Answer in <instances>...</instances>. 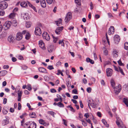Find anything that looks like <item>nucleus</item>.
Returning a JSON list of instances; mask_svg holds the SVG:
<instances>
[{"instance_id": "obj_34", "label": "nucleus", "mask_w": 128, "mask_h": 128, "mask_svg": "<svg viewBox=\"0 0 128 128\" xmlns=\"http://www.w3.org/2000/svg\"><path fill=\"white\" fill-rule=\"evenodd\" d=\"M59 44H61L62 46L63 47L64 46V43L63 42V40H60L59 42Z\"/></svg>"}, {"instance_id": "obj_6", "label": "nucleus", "mask_w": 128, "mask_h": 128, "mask_svg": "<svg viewBox=\"0 0 128 128\" xmlns=\"http://www.w3.org/2000/svg\"><path fill=\"white\" fill-rule=\"evenodd\" d=\"M72 14L70 12L68 13L65 19L64 20L66 23H68L72 18Z\"/></svg>"}, {"instance_id": "obj_27", "label": "nucleus", "mask_w": 128, "mask_h": 128, "mask_svg": "<svg viewBox=\"0 0 128 128\" xmlns=\"http://www.w3.org/2000/svg\"><path fill=\"white\" fill-rule=\"evenodd\" d=\"M29 116L30 117L32 118H35L36 116L35 113L34 112H32L30 113Z\"/></svg>"}, {"instance_id": "obj_31", "label": "nucleus", "mask_w": 128, "mask_h": 128, "mask_svg": "<svg viewBox=\"0 0 128 128\" xmlns=\"http://www.w3.org/2000/svg\"><path fill=\"white\" fill-rule=\"evenodd\" d=\"M22 16L24 18V19L27 20V17H28V14H27L25 13H23L22 14Z\"/></svg>"}, {"instance_id": "obj_21", "label": "nucleus", "mask_w": 128, "mask_h": 128, "mask_svg": "<svg viewBox=\"0 0 128 128\" xmlns=\"http://www.w3.org/2000/svg\"><path fill=\"white\" fill-rule=\"evenodd\" d=\"M54 46L52 45H50L48 47V50L49 52H51L54 50Z\"/></svg>"}, {"instance_id": "obj_20", "label": "nucleus", "mask_w": 128, "mask_h": 128, "mask_svg": "<svg viewBox=\"0 0 128 128\" xmlns=\"http://www.w3.org/2000/svg\"><path fill=\"white\" fill-rule=\"evenodd\" d=\"M38 70L40 72L44 73L47 72V71L46 69L43 68H38Z\"/></svg>"}, {"instance_id": "obj_51", "label": "nucleus", "mask_w": 128, "mask_h": 128, "mask_svg": "<svg viewBox=\"0 0 128 128\" xmlns=\"http://www.w3.org/2000/svg\"><path fill=\"white\" fill-rule=\"evenodd\" d=\"M91 88L90 87H88L87 88L86 91L88 92H90L91 91Z\"/></svg>"}, {"instance_id": "obj_54", "label": "nucleus", "mask_w": 128, "mask_h": 128, "mask_svg": "<svg viewBox=\"0 0 128 128\" xmlns=\"http://www.w3.org/2000/svg\"><path fill=\"white\" fill-rule=\"evenodd\" d=\"M82 81L83 82L84 84H86L87 82V80L85 78H84L82 79Z\"/></svg>"}, {"instance_id": "obj_35", "label": "nucleus", "mask_w": 128, "mask_h": 128, "mask_svg": "<svg viewBox=\"0 0 128 128\" xmlns=\"http://www.w3.org/2000/svg\"><path fill=\"white\" fill-rule=\"evenodd\" d=\"M110 83L112 87L114 88L115 86V83L114 81L113 80H111Z\"/></svg>"}, {"instance_id": "obj_63", "label": "nucleus", "mask_w": 128, "mask_h": 128, "mask_svg": "<svg viewBox=\"0 0 128 128\" xmlns=\"http://www.w3.org/2000/svg\"><path fill=\"white\" fill-rule=\"evenodd\" d=\"M62 121H63V122H64V124L65 126H67V124H66V120L64 119H62Z\"/></svg>"}, {"instance_id": "obj_50", "label": "nucleus", "mask_w": 128, "mask_h": 128, "mask_svg": "<svg viewBox=\"0 0 128 128\" xmlns=\"http://www.w3.org/2000/svg\"><path fill=\"white\" fill-rule=\"evenodd\" d=\"M75 2L78 5H79L80 4V0H75Z\"/></svg>"}, {"instance_id": "obj_43", "label": "nucleus", "mask_w": 128, "mask_h": 128, "mask_svg": "<svg viewBox=\"0 0 128 128\" xmlns=\"http://www.w3.org/2000/svg\"><path fill=\"white\" fill-rule=\"evenodd\" d=\"M58 72L57 73V74L58 75H59L60 74H61V75L63 76L64 75L63 73L61 72L60 70H58Z\"/></svg>"}, {"instance_id": "obj_19", "label": "nucleus", "mask_w": 128, "mask_h": 128, "mask_svg": "<svg viewBox=\"0 0 128 128\" xmlns=\"http://www.w3.org/2000/svg\"><path fill=\"white\" fill-rule=\"evenodd\" d=\"M7 72L6 70H3L0 71V77L4 76L7 73Z\"/></svg>"}, {"instance_id": "obj_2", "label": "nucleus", "mask_w": 128, "mask_h": 128, "mask_svg": "<svg viewBox=\"0 0 128 128\" xmlns=\"http://www.w3.org/2000/svg\"><path fill=\"white\" fill-rule=\"evenodd\" d=\"M38 26H37L36 28L34 33L36 35L40 36L42 34V31L40 28L41 27L42 24L40 23Z\"/></svg>"}, {"instance_id": "obj_28", "label": "nucleus", "mask_w": 128, "mask_h": 128, "mask_svg": "<svg viewBox=\"0 0 128 128\" xmlns=\"http://www.w3.org/2000/svg\"><path fill=\"white\" fill-rule=\"evenodd\" d=\"M102 122L103 124L105 125L106 127H108L109 126L108 124H107V122L106 120L104 119H102Z\"/></svg>"}, {"instance_id": "obj_61", "label": "nucleus", "mask_w": 128, "mask_h": 128, "mask_svg": "<svg viewBox=\"0 0 128 128\" xmlns=\"http://www.w3.org/2000/svg\"><path fill=\"white\" fill-rule=\"evenodd\" d=\"M84 116H85L86 118H88L89 116L88 113L85 114H84Z\"/></svg>"}, {"instance_id": "obj_39", "label": "nucleus", "mask_w": 128, "mask_h": 128, "mask_svg": "<svg viewBox=\"0 0 128 128\" xmlns=\"http://www.w3.org/2000/svg\"><path fill=\"white\" fill-rule=\"evenodd\" d=\"M124 48L125 49L128 50V42H126L124 44Z\"/></svg>"}, {"instance_id": "obj_17", "label": "nucleus", "mask_w": 128, "mask_h": 128, "mask_svg": "<svg viewBox=\"0 0 128 128\" xmlns=\"http://www.w3.org/2000/svg\"><path fill=\"white\" fill-rule=\"evenodd\" d=\"M28 2H29L27 1L26 2L23 1L21 2L20 4L21 6L24 8L27 7L28 4Z\"/></svg>"}, {"instance_id": "obj_45", "label": "nucleus", "mask_w": 128, "mask_h": 128, "mask_svg": "<svg viewBox=\"0 0 128 128\" xmlns=\"http://www.w3.org/2000/svg\"><path fill=\"white\" fill-rule=\"evenodd\" d=\"M22 93V91H19L18 90V96H20V97H21Z\"/></svg>"}, {"instance_id": "obj_42", "label": "nucleus", "mask_w": 128, "mask_h": 128, "mask_svg": "<svg viewBox=\"0 0 128 128\" xmlns=\"http://www.w3.org/2000/svg\"><path fill=\"white\" fill-rule=\"evenodd\" d=\"M80 120L82 122V124L84 126H87V124L86 122L83 120Z\"/></svg>"}, {"instance_id": "obj_5", "label": "nucleus", "mask_w": 128, "mask_h": 128, "mask_svg": "<svg viewBox=\"0 0 128 128\" xmlns=\"http://www.w3.org/2000/svg\"><path fill=\"white\" fill-rule=\"evenodd\" d=\"M10 22L8 21H6L4 24L3 27L5 30H6L10 28L11 24Z\"/></svg>"}, {"instance_id": "obj_13", "label": "nucleus", "mask_w": 128, "mask_h": 128, "mask_svg": "<svg viewBox=\"0 0 128 128\" xmlns=\"http://www.w3.org/2000/svg\"><path fill=\"white\" fill-rule=\"evenodd\" d=\"M112 70L110 68H108L106 70L107 76H111L112 74Z\"/></svg>"}, {"instance_id": "obj_33", "label": "nucleus", "mask_w": 128, "mask_h": 128, "mask_svg": "<svg viewBox=\"0 0 128 128\" xmlns=\"http://www.w3.org/2000/svg\"><path fill=\"white\" fill-rule=\"evenodd\" d=\"M30 38V34L28 32H27L25 38L27 40L29 39Z\"/></svg>"}, {"instance_id": "obj_37", "label": "nucleus", "mask_w": 128, "mask_h": 128, "mask_svg": "<svg viewBox=\"0 0 128 128\" xmlns=\"http://www.w3.org/2000/svg\"><path fill=\"white\" fill-rule=\"evenodd\" d=\"M16 14L14 12L11 13L9 15V17L10 18H14Z\"/></svg>"}, {"instance_id": "obj_64", "label": "nucleus", "mask_w": 128, "mask_h": 128, "mask_svg": "<svg viewBox=\"0 0 128 128\" xmlns=\"http://www.w3.org/2000/svg\"><path fill=\"white\" fill-rule=\"evenodd\" d=\"M2 112L3 114H6L8 113V111L5 109L3 110Z\"/></svg>"}, {"instance_id": "obj_18", "label": "nucleus", "mask_w": 128, "mask_h": 128, "mask_svg": "<svg viewBox=\"0 0 128 128\" xmlns=\"http://www.w3.org/2000/svg\"><path fill=\"white\" fill-rule=\"evenodd\" d=\"M118 52L115 50H114L112 52V54L114 58H116L118 56Z\"/></svg>"}, {"instance_id": "obj_56", "label": "nucleus", "mask_w": 128, "mask_h": 128, "mask_svg": "<svg viewBox=\"0 0 128 128\" xmlns=\"http://www.w3.org/2000/svg\"><path fill=\"white\" fill-rule=\"evenodd\" d=\"M18 59L20 60H23V58L22 56L21 55H19L18 56Z\"/></svg>"}, {"instance_id": "obj_32", "label": "nucleus", "mask_w": 128, "mask_h": 128, "mask_svg": "<svg viewBox=\"0 0 128 128\" xmlns=\"http://www.w3.org/2000/svg\"><path fill=\"white\" fill-rule=\"evenodd\" d=\"M39 123L42 124H43L44 125H46V123L42 119H40L39 120Z\"/></svg>"}, {"instance_id": "obj_62", "label": "nucleus", "mask_w": 128, "mask_h": 128, "mask_svg": "<svg viewBox=\"0 0 128 128\" xmlns=\"http://www.w3.org/2000/svg\"><path fill=\"white\" fill-rule=\"evenodd\" d=\"M7 99L6 98H4L3 100V103L4 104H6L7 102Z\"/></svg>"}, {"instance_id": "obj_46", "label": "nucleus", "mask_w": 128, "mask_h": 128, "mask_svg": "<svg viewBox=\"0 0 128 128\" xmlns=\"http://www.w3.org/2000/svg\"><path fill=\"white\" fill-rule=\"evenodd\" d=\"M118 62L119 65L120 66H124V64L122 63L121 60H120L118 61Z\"/></svg>"}, {"instance_id": "obj_23", "label": "nucleus", "mask_w": 128, "mask_h": 128, "mask_svg": "<svg viewBox=\"0 0 128 128\" xmlns=\"http://www.w3.org/2000/svg\"><path fill=\"white\" fill-rule=\"evenodd\" d=\"M9 123V121L7 119L3 120L2 122V126H4L7 124Z\"/></svg>"}, {"instance_id": "obj_22", "label": "nucleus", "mask_w": 128, "mask_h": 128, "mask_svg": "<svg viewBox=\"0 0 128 128\" xmlns=\"http://www.w3.org/2000/svg\"><path fill=\"white\" fill-rule=\"evenodd\" d=\"M7 34V33L5 32H2V34H0V38H2L6 36Z\"/></svg>"}, {"instance_id": "obj_49", "label": "nucleus", "mask_w": 128, "mask_h": 128, "mask_svg": "<svg viewBox=\"0 0 128 128\" xmlns=\"http://www.w3.org/2000/svg\"><path fill=\"white\" fill-rule=\"evenodd\" d=\"M48 68L51 70L54 69V68L52 66H48L47 68Z\"/></svg>"}, {"instance_id": "obj_11", "label": "nucleus", "mask_w": 128, "mask_h": 128, "mask_svg": "<svg viewBox=\"0 0 128 128\" xmlns=\"http://www.w3.org/2000/svg\"><path fill=\"white\" fill-rule=\"evenodd\" d=\"M114 32V28L113 26H110L108 31V34L109 35L113 34Z\"/></svg>"}, {"instance_id": "obj_8", "label": "nucleus", "mask_w": 128, "mask_h": 128, "mask_svg": "<svg viewBox=\"0 0 128 128\" xmlns=\"http://www.w3.org/2000/svg\"><path fill=\"white\" fill-rule=\"evenodd\" d=\"M42 37L44 39L47 41H49L50 39L49 35L46 32H44L43 33Z\"/></svg>"}, {"instance_id": "obj_47", "label": "nucleus", "mask_w": 128, "mask_h": 128, "mask_svg": "<svg viewBox=\"0 0 128 128\" xmlns=\"http://www.w3.org/2000/svg\"><path fill=\"white\" fill-rule=\"evenodd\" d=\"M66 84L68 88L70 87L71 85L70 83V82L69 81H68L66 82Z\"/></svg>"}, {"instance_id": "obj_4", "label": "nucleus", "mask_w": 128, "mask_h": 128, "mask_svg": "<svg viewBox=\"0 0 128 128\" xmlns=\"http://www.w3.org/2000/svg\"><path fill=\"white\" fill-rule=\"evenodd\" d=\"M8 6L7 3L4 1H2L0 2V8L2 10L6 9Z\"/></svg>"}, {"instance_id": "obj_9", "label": "nucleus", "mask_w": 128, "mask_h": 128, "mask_svg": "<svg viewBox=\"0 0 128 128\" xmlns=\"http://www.w3.org/2000/svg\"><path fill=\"white\" fill-rule=\"evenodd\" d=\"M63 28L64 27L63 26L58 27L55 30L56 33L57 34H60Z\"/></svg>"}, {"instance_id": "obj_36", "label": "nucleus", "mask_w": 128, "mask_h": 128, "mask_svg": "<svg viewBox=\"0 0 128 128\" xmlns=\"http://www.w3.org/2000/svg\"><path fill=\"white\" fill-rule=\"evenodd\" d=\"M70 108V110L72 112H74L75 111V110L74 109L73 107L70 106H67V108Z\"/></svg>"}, {"instance_id": "obj_10", "label": "nucleus", "mask_w": 128, "mask_h": 128, "mask_svg": "<svg viewBox=\"0 0 128 128\" xmlns=\"http://www.w3.org/2000/svg\"><path fill=\"white\" fill-rule=\"evenodd\" d=\"M114 41L115 43L118 44L120 40V38L117 35H115L114 37Z\"/></svg>"}, {"instance_id": "obj_59", "label": "nucleus", "mask_w": 128, "mask_h": 128, "mask_svg": "<svg viewBox=\"0 0 128 128\" xmlns=\"http://www.w3.org/2000/svg\"><path fill=\"white\" fill-rule=\"evenodd\" d=\"M12 62H15L16 61V59L14 57H12Z\"/></svg>"}, {"instance_id": "obj_26", "label": "nucleus", "mask_w": 128, "mask_h": 128, "mask_svg": "<svg viewBox=\"0 0 128 128\" xmlns=\"http://www.w3.org/2000/svg\"><path fill=\"white\" fill-rule=\"evenodd\" d=\"M41 6L43 8H45L46 6V4L45 1H40Z\"/></svg>"}, {"instance_id": "obj_1", "label": "nucleus", "mask_w": 128, "mask_h": 128, "mask_svg": "<svg viewBox=\"0 0 128 128\" xmlns=\"http://www.w3.org/2000/svg\"><path fill=\"white\" fill-rule=\"evenodd\" d=\"M36 124L34 122H28L24 124V128H36Z\"/></svg>"}, {"instance_id": "obj_44", "label": "nucleus", "mask_w": 128, "mask_h": 128, "mask_svg": "<svg viewBox=\"0 0 128 128\" xmlns=\"http://www.w3.org/2000/svg\"><path fill=\"white\" fill-rule=\"evenodd\" d=\"M26 88L29 90H30L32 89V88L30 85V84H28Z\"/></svg>"}, {"instance_id": "obj_57", "label": "nucleus", "mask_w": 128, "mask_h": 128, "mask_svg": "<svg viewBox=\"0 0 128 128\" xmlns=\"http://www.w3.org/2000/svg\"><path fill=\"white\" fill-rule=\"evenodd\" d=\"M72 92L75 94H77L78 92L77 90L76 89H74L72 91Z\"/></svg>"}, {"instance_id": "obj_53", "label": "nucleus", "mask_w": 128, "mask_h": 128, "mask_svg": "<svg viewBox=\"0 0 128 128\" xmlns=\"http://www.w3.org/2000/svg\"><path fill=\"white\" fill-rule=\"evenodd\" d=\"M4 12L3 10H0V16H3L4 15Z\"/></svg>"}, {"instance_id": "obj_12", "label": "nucleus", "mask_w": 128, "mask_h": 128, "mask_svg": "<svg viewBox=\"0 0 128 128\" xmlns=\"http://www.w3.org/2000/svg\"><path fill=\"white\" fill-rule=\"evenodd\" d=\"M22 38V33L20 32H18L16 35V39L18 40H21Z\"/></svg>"}, {"instance_id": "obj_41", "label": "nucleus", "mask_w": 128, "mask_h": 128, "mask_svg": "<svg viewBox=\"0 0 128 128\" xmlns=\"http://www.w3.org/2000/svg\"><path fill=\"white\" fill-rule=\"evenodd\" d=\"M110 64V62L109 61H106L104 62V66H105L106 65Z\"/></svg>"}, {"instance_id": "obj_14", "label": "nucleus", "mask_w": 128, "mask_h": 128, "mask_svg": "<svg viewBox=\"0 0 128 128\" xmlns=\"http://www.w3.org/2000/svg\"><path fill=\"white\" fill-rule=\"evenodd\" d=\"M39 44L40 46L43 50H45V47L44 46V44L42 40H40L39 42Z\"/></svg>"}, {"instance_id": "obj_58", "label": "nucleus", "mask_w": 128, "mask_h": 128, "mask_svg": "<svg viewBox=\"0 0 128 128\" xmlns=\"http://www.w3.org/2000/svg\"><path fill=\"white\" fill-rule=\"evenodd\" d=\"M21 104L19 102L18 103V109L19 110H20L21 109Z\"/></svg>"}, {"instance_id": "obj_15", "label": "nucleus", "mask_w": 128, "mask_h": 128, "mask_svg": "<svg viewBox=\"0 0 128 128\" xmlns=\"http://www.w3.org/2000/svg\"><path fill=\"white\" fill-rule=\"evenodd\" d=\"M89 103L90 104V105L93 108H95L96 106V103L92 100H89Z\"/></svg>"}, {"instance_id": "obj_30", "label": "nucleus", "mask_w": 128, "mask_h": 128, "mask_svg": "<svg viewBox=\"0 0 128 128\" xmlns=\"http://www.w3.org/2000/svg\"><path fill=\"white\" fill-rule=\"evenodd\" d=\"M123 102L127 106H128V100L127 98H124Z\"/></svg>"}, {"instance_id": "obj_52", "label": "nucleus", "mask_w": 128, "mask_h": 128, "mask_svg": "<svg viewBox=\"0 0 128 128\" xmlns=\"http://www.w3.org/2000/svg\"><path fill=\"white\" fill-rule=\"evenodd\" d=\"M71 101L74 104H78V102L77 101L74 100L73 99H71Z\"/></svg>"}, {"instance_id": "obj_24", "label": "nucleus", "mask_w": 128, "mask_h": 128, "mask_svg": "<svg viewBox=\"0 0 128 128\" xmlns=\"http://www.w3.org/2000/svg\"><path fill=\"white\" fill-rule=\"evenodd\" d=\"M62 19L61 18H59L58 20L55 21L56 24L58 26H60V24H62Z\"/></svg>"}, {"instance_id": "obj_60", "label": "nucleus", "mask_w": 128, "mask_h": 128, "mask_svg": "<svg viewBox=\"0 0 128 128\" xmlns=\"http://www.w3.org/2000/svg\"><path fill=\"white\" fill-rule=\"evenodd\" d=\"M4 68L6 69H8L9 68V66L8 65H4L3 66Z\"/></svg>"}, {"instance_id": "obj_55", "label": "nucleus", "mask_w": 128, "mask_h": 128, "mask_svg": "<svg viewBox=\"0 0 128 128\" xmlns=\"http://www.w3.org/2000/svg\"><path fill=\"white\" fill-rule=\"evenodd\" d=\"M50 92L52 93H54L56 92V90L54 89L53 88L50 89Z\"/></svg>"}, {"instance_id": "obj_7", "label": "nucleus", "mask_w": 128, "mask_h": 128, "mask_svg": "<svg viewBox=\"0 0 128 128\" xmlns=\"http://www.w3.org/2000/svg\"><path fill=\"white\" fill-rule=\"evenodd\" d=\"M115 93L116 94H118L120 91L121 90V86L119 84L118 86L114 88Z\"/></svg>"}, {"instance_id": "obj_25", "label": "nucleus", "mask_w": 128, "mask_h": 128, "mask_svg": "<svg viewBox=\"0 0 128 128\" xmlns=\"http://www.w3.org/2000/svg\"><path fill=\"white\" fill-rule=\"evenodd\" d=\"M28 2V5L29 6L31 7L32 8L34 11L36 12H37V11L36 9V8L35 6H33L32 4H31L29 2Z\"/></svg>"}, {"instance_id": "obj_38", "label": "nucleus", "mask_w": 128, "mask_h": 128, "mask_svg": "<svg viewBox=\"0 0 128 128\" xmlns=\"http://www.w3.org/2000/svg\"><path fill=\"white\" fill-rule=\"evenodd\" d=\"M57 105L60 107H64V105L62 103H61L60 102H59L58 103Z\"/></svg>"}, {"instance_id": "obj_29", "label": "nucleus", "mask_w": 128, "mask_h": 128, "mask_svg": "<svg viewBox=\"0 0 128 128\" xmlns=\"http://www.w3.org/2000/svg\"><path fill=\"white\" fill-rule=\"evenodd\" d=\"M32 23L30 22H26V28H28L31 26Z\"/></svg>"}, {"instance_id": "obj_40", "label": "nucleus", "mask_w": 128, "mask_h": 128, "mask_svg": "<svg viewBox=\"0 0 128 128\" xmlns=\"http://www.w3.org/2000/svg\"><path fill=\"white\" fill-rule=\"evenodd\" d=\"M48 114L51 115L53 117H54V115L55 113L54 112L52 111H49L48 112Z\"/></svg>"}, {"instance_id": "obj_16", "label": "nucleus", "mask_w": 128, "mask_h": 128, "mask_svg": "<svg viewBox=\"0 0 128 128\" xmlns=\"http://www.w3.org/2000/svg\"><path fill=\"white\" fill-rule=\"evenodd\" d=\"M8 40L10 42L12 43L14 40V38L12 35H10L8 36Z\"/></svg>"}, {"instance_id": "obj_3", "label": "nucleus", "mask_w": 128, "mask_h": 128, "mask_svg": "<svg viewBox=\"0 0 128 128\" xmlns=\"http://www.w3.org/2000/svg\"><path fill=\"white\" fill-rule=\"evenodd\" d=\"M116 123L119 128H122L123 127V124L122 120L120 118L117 116H116Z\"/></svg>"}, {"instance_id": "obj_48", "label": "nucleus", "mask_w": 128, "mask_h": 128, "mask_svg": "<svg viewBox=\"0 0 128 128\" xmlns=\"http://www.w3.org/2000/svg\"><path fill=\"white\" fill-rule=\"evenodd\" d=\"M47 3L49 4H51L53 2V0H46Z\"/></svg>"}]
</instances>
